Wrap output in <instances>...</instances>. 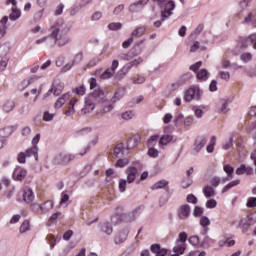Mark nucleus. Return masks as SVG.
<instances>
[{"mask_svg":"<svg viewBox=\"0 0 256 256\" xmlns=\"http://www.w3.org/2000/svg\"><path fill=\"white\" fill-rule=\"evenodd\" d=\"M71 31V26L63 20H58L50 27V35L55 39V44L58 47H65L71 43V38L67 35Z\"/></svg>","mask_w":256,"mask_h":256,"instance_id":"f257e3e1","label":"nucleus"},{"mask_svg":"<svg viewBox=\"0 0 256 256\" xmlns=\"http://www.w3.org/2000/svg\"><path fill=\"white\" fill-rule=\"evenodd\" d=\"M119 211H123V208L117 207L115 214L111 216V223H113V225H119V223H131V221H135V219L141 215V208H136L132 212L124 214H119Z\"/></svg>","mask_w":256,"mask_h":256,"instance_id":"f03ea898","label":"nucleus"},{"mask_svg":"<svg viewBox=\"0 0 256 256\" xmlns=\"http://www.w3.org/2000/svg\"><path fill=\"white\" fill-rule=\"evenodd\" d=\"M125 173L127 175V179H120L118 184V189L120 193H125L127 191V183L131 185L137 179V175H139V170L134 166H129Z\"/></svg>","mask_w":256,"mask_h":256,"instance_id":"7ed1b4c3","label":"nucleus"},{"mask_svg":"<svg viewBox=\"0 0 256 256\" xmlns=\"http://www.w3.org/2000/svg\"><path fill=\"white\" fill-rule=\"evenodd\" d=\"M203 97V90L198 85H193L188 88L184 93V101L191 103V101H201Z\"/></svg>","mask_w":256,"mask_h":256,"instance_id":"20e7f679","label":"nucleus"},{"mask_svg":"<svg viewBox=\"0 0 256 256\" xmlns=\"http://www.w3.org/2000/svg\"><path fill=\"white\" fill-rule=\"evenodd\" d=\"M154 3H157L160 5V7H164V10L162 11V21L167 19L168 17H171L173 14V9H175V2L173 0H153Z\"/></svg>","mask_w":256,"mask_h":256,"instance_id":"39448f33","label":"nucleus"},{"mask_svg":"<svg viewBox=\"0 0 256 256\" xmlns=\"http://www.w3.org/2000/svg\"><path fill=\"white\" fill-rule=\"evenodd\" d=\"M87 97H89V99L91 101H93L94 103H106L107 102V96H105V92L101 88L94 90Z\"/></svg>","mask_w":256,"mask_h":256,"instance_id":"423d86ee","label":"nucleus"},{"mask_svg":"<svg viewBox=\"0 0 256 256\" xmlns=\"http://www.w3.org/2000/svg\"><path fill=\"white\" fill-rule=\"evenodd\" d=\"M207 145V137L200 136L195 139L193 148L191 150V155H199L201 153V149Z\"/></svg>","mask_w":256,"mask_h":256,"instance_id":"0eeeda50","label":"nucleus"},{"mask_svg":"<svg viewBox=\"0 0 256 256\" xmlns=\"http://www.w3.org/2000/svg\"><path fill=\"white\" fill-rule=\"evenodd\" d=\"M75 159V156L69 154L67 152H61L54 158L55 165H67V163H71Z\"/></svg>","mask_w":256,"mask_h":256,"instance_id":"6e6552de","label":"nucleus"},{"mask_svg":"<svg viewBox=\"0 0 256 256\" xmlns=\"http://www.w3.org/2000/svg\"><path fill=\"white\" fill-rule=\"evenodd\" d=\"M78 103L79 100L77 99V97H72L64 110V115H66V117H73V115H75L76 113L75 107H77Z\"/></svg>","mask_w":256,"mask_h":256,"instance_id":"1a4fd4ad","label":"nucleus"},{"mask_svg":"<svg viewBox=\"0 0 256 256\" xmlns=\"http://www.w3.org/2000/svg\"><path fill=\"white\" fill-rule=\"evenodd\" d=\"M117 67H119V61L113 60L111 66L100 75V79H103V80L111 79V77L115 75V71H117Z\"/></svg>","mask_w":256,"mask_h":256,"instance_id":"9d476101","label":"nucleus"},{"mask_svg":"<svg viewBox=\"0 0 256 256\" xmlns=\"http://www.w3.org/2000/svg\"><path fill=\"white\" fill-rule=\"evenodd\" d=\"M7 3L12 4L11 13L9 15L10 21H17L21 17V10L17 9L16 0H8Z\"/></svg>","mask_w":256,"mask_h":256,"instance_id":"9b49d317","label":"nucleus"},{"mask_svg":"<svg viewBox=\"0 0 256 256\" xmlns=\"http://www.w3.org/2000/svg\"><path fill=\"white\" fill-rule=\"evenodd\" d=\"M95 111V103L88 96L85 98L84 106L81 109L83 115H89V113H93Z\"/></svg>","mask_w":256,"mask_h":256,"instance_id":"f8f14e48","label":"nucleus"},{"mask_svg":"<svg viewBox=\"0 0 256 256\" xmlns=\"http://www.w3.org/2000/svg\"><path fill=\"white\" fill-rule=\"evenodd\" d=\"M143 43V40H141L140 42H138L135 47L128 53L126 54H120V59L122 61H131V58L132 57H137V55H140L141 54V50H139L138 52H133L135 51V49H137V47H139V45H142Z\"/></svg>","mask_w":256,"mask_h":256,"instance_id":"ddd939ff","label":"nucleus"},{"mask_svg":"<svg viewBox=\"0 0 256 256\" xmlns=\"http://www.w3.org/2000/svg\"><path fill=\"white\" fill-rule=\"evenodd\" d=\"M127 237H129V229H122L115 237L114 243L115 245H121V243H125L127 241Z\"/></svg>","mask_w":256,"mask_h":256,"instance_id":"4468645a","label":"nucleus"},{"mask_svg":"<svg viewBox=\"0 0 256 256\" xmlns=\"http://www.w3.org/2000/svg\"><path fill=\"white\" fill-rule=\"evenodd\" d=\"M65 85L63 84V82L61 81H55L52 85V88L48 91V93H46V97L47 95H49V93H53V95H61V93H63V89H64Z\"/></svg>","mask_w":256,"mask_h":256,"instance_id":"2eb2a0df","label":"nucleus"},{"mask_svg":"<svg viewBox=\"0 0 256 256\" xmlns=\"http://www.w3.org/2000/svg\"><path fill=\"white\" fill-rule=\"evenodd\" d=\"M27 177V170L21 166H17L13 172V179L15 181H23Z\"/></svg>","mask_w":256,"mask_h":256,"instance_id":"dca6fc26","label":"nucleus"},{"mask_svg":"<svg viewBox=\"0 0 256 256\" xmlns=\"http://www.w3.org/2000/svg\"><path fill=\"white\" fill-rule=\"evenodd\" d=\"M190 214H191V207L189 206V204H184L179 207L178 209L179 219H182V220L188 219Z\"/></svg>","mask_w":256,"mask_h":256,"instance_id":"f3484780","label":"nucleus"},{"mask_svg":"<svg viewBox=\"0 0 256 256\" xmlns=\"http://www.w3.org/2000/svg\"><path fill=\"white\" fill-rule=\"evenodd\" d=\"M147 3H149V0H140L134 4H131L129 6V12L130 13H139V11H141V9H143V7H145V5H147Z\"/></svg>","mask_w":256,"mask_h":256,"instance_id":"a211bd4d","label":"nucleus"},{"mask_svg":"<svg viewBox=\"0 0 256 256\" xmlns=\"http://www.w3.org/2000/svg\"><path fill=\"white\" fill-rule=\"evenodd\" d=\"M35 199V194L33 193V190L29 187H25L23 189V200L25 203H31Z\"/></svg>","mask_w":256,"mask_h":256,"instance_id":"6ab92c4d","label":"nucleus"},{"mask_svg":"<svg viewBox=\"0 0 256 256\" xmlns=\"http://www.w3.org/2000/svg\"><path fill=\"white\" fill-rule=\"evenodd\" d=\"M69 99H71V95L69 93L63 94L61 97H59L56 100L54 107L56 109H61V107H63V105H65V103H67V101H69Z\"/></svg>","mask_w":256,"mask_h":256,"instance_id":"aec40b11","label":"nucleus"},{"mask_svg":"<svg viewBox=\"0 0 256 256\" xmlns=\"http://www.w3.org/2000/svg\"><path fill=\"white\" fill-rule=\"evenodd\" d=\"M251 173H253V168L245 164L240 165L236 169V175H251Z\"/></svg>","mask_w":256,"mask_h":256,"instance_id":"412c9836","label":"nucleus"},{"mask_svg":"<svg viewBox=\"0 0 256 256\" xmlns=\"http://www.w3.org/2000/svg\"><path fill=\"white\" fill-rule=\"evenodd\" d=\"M77 149L79 151V155L83 157L84 155H87V153H89L91 146L87 143L81 142L77 145Z\"/></svg>","mask_w":256,"mask_h":256,"instance_id":"4be33fe9","label":"nucleus"},{"mask_svg":"<svg viewBox=\"0 0 256 256\" xmlns=\"http://www.w3.org/2000/svg\"><path fill=\"white\" fill-rule=\"evenodd\" d=\"M100 229L102 233H105L106 235H112L113 234V226L110 222H102L100 224Z\"/></svg>","mask_w":256,"mask_h":256,"instance_id":"5701e85b","label":"nucleus"},{"mask_svg":"<svg viewBox=\"0 0 256 256\" xmlns=\"http://www.w3.org/2000/svg\"><path fill=\"white\" fill-rule=\"evenodd\" d=\"M125 96V88H119L113 95L111 101L112 103H117V101H119V99H123V97Z\"/></svg>","mask_w":256,"mask_h":256,"instance_id":"b1692460","label":"nucleus"},{"mask_svg":"<svg viewBox=\"0 0 256 256\" xmlns=\"http://www.w3.org/2000/svg\"><path fill=\"white\" fill-rule=\"evenodd\" d=\"M39 149L37 146H33L32 148H29L26 150V157H35V160L39 159V154H38Z\"/></svg>","mask_w":256,"mask_h":256,"instance_id":"393cba45","label":"nucleus"},{"mask_svg":"<svg viewBox=\"0 0 256 256\" xmlns=\"http://www.w3.org/2000/svg\"><path fill=\"white\" fill-rule=\"evenodd\" d=\"M203 193L207 199H210V197H215V188L212 186L206 185L203 188Z\"/></svg>","mask_w":256,"mask_h":256,"instance_id":"a878e982","label":"nucleus"},{"mask_svg":"<svg viewBox=\"0 0 256 256\" xmlns=\"http://www.w3.org/2000/svg\"><path fill=\"white\" fill-rule=\"evenodd\" d=\"M173 251L178 255H183V253H185V244H183V242L176 241Z\"/></svg>","mask_w":256,"mask_h":256,"instance_id":"bb28decb","label":"nucleus"},{"mask_svg":"<svg viewBox=\"0 0 256 256\" xmlns=\"http://www.w3.org/2000/svg\"><path fill=\"white\" fill-rule=\"evenodd\" d=\"M196 77L198 81H207L209 79V72L206 69H201L197 72Z\"/></svg>","mask_w":256,"mask_h":256,"instance_id":"cd10ccee","label":"nucleus"},{"mask_svg":"<svg viewBox=\"0 0 256 256\" xmlns=\"http://www.w3.org/2000/svg\"><path fill=\"white\" fill-rule=\"evenodd\" d=\"M167 185H169V182L167 180H160L156 183L153 184V186L151 187L152 191H155L157 189H165V187H167Z\"/></svg>","mask_w":256,"mask_h":256,"instance_id":"c85d7f7f","label":"nucleus"},{"mask_svg":"<svg viewBox=\"0 0 256 256\" xmlns=\"http://www.w3.org/2000/svg\"><path fill=\"white\" fill-rule=\"evenodd\" d=\"M223 171H225V173L227 174L228 181H231V179H233V173L235 171V168H233V166L229 164H225L223 166Z\"/></svg>","mask_w":256,"mask_h":256,"instance_id":"c756f323","label":"nucleus"},{"mask_svg":"<svg viewBox=\"0 0 256 256\" xmlns=\"http://www.w3.org/2000/svg\"><path fill=\"white\" fill-rule=\"evenodd\" d=\"M53 209V201L47 200L41 205V213H49Z\"/></svg>","mask_w":256,"mask_h":256,"instance_id":"7c9ffc66","label":"nucleus"},{"mask_svg":"<svg viewBox=\"0 0 256 256\" xmlns=\"http://www.w3.org/2000/svg\"><path fill=\"white\" fill-rule=\"evenodd\" d=\"M46 239L50 245V249H53V247H55L56 243L61 241V238H57L53 234H48Z\"/></svg>","mask_w":256,"mask_h":256,"instance_id":"2f4dec72","label":"nucleus"},{"mask_svg":"<svg viewBox=\"0 0 256 256\" xmlns=\"http://www.w3.org/2000/svg\"><path fill=\"white\" fill-rule=\"evenodd\" d=\"M13 109H15V102L14 101L8 100L4 103L3 111H5V113H11V111H13Z\"/></svg>","mask_w":256,"mask_h":256,"instance_id":"473e14b6","label":"nucleus"},{"mask_svg":"<svg viewBox=\"0 0 256 256\" xmlns=\"http://www.w3.org/2000/svg\"><path fill=\"white\" fill-rule=\"evenodd\" d=\"M217 143V138L215 136H212L210 138L209 144L206 146L207 153H213L215 151V144Z\"/></svg>","mask_w":256,"mask_h":256,"instance_id":"72a5a7b5","label":"nucleus"},{"mask_svg":"<svg viewBox=\"0 0 256 256\" xmlns=\"http://www.w3.org/2000/svg\"><path fill=\"white\" fill-rule=\"evenodd\" d=\"M171 141H173V135L166 134L159 139V145L164 146L171 143Z\"/></svg>","mask_w":256,"mask_h":256,"instance_id":"f704fd0d","label":"nucleus"},{"mask_svg":"<svg viewBox=\"0 0 256 256\" xmlns=\"http://www.w3.org/2000/svg\"><path fill=\"white\" fill-rule=\"evenodd\" d=\"M238 227L242 230V233H247L249 231V223L247 222L246 218H242L239 221Z\"/></svg>","mask_w":256,"mask_h":256,"instance_id":"c9c22d12","label":"nucleus"},{"mask_svg":"<svg viewBox=\"0 0 256 256\" xmlns=\"http://www.w3.org/2000/svg\"><path fill=\"white\" fill-rule=\"evenodd\" d=\"M196 51H205V46H201L199 41H195L190 47V53H196Z\"/></svg>","mask_w":256,"mask_h":256,"instance_id":"e433bc0d","label":"nucleus"},{"mask_svg":"<svg viewBox=\"0 0 256 256\" xmlns=\"http://www.w3.org/2000/svg\"><path fill=\"white\" fill-rule=\"evenodd\" d=\"M145 31V27H138L132 32L131 37H143V35H145Z\"/></svg>","mask_w":256,"mask_h":256,"instance_id":"4c0bfd02","label":"nucleus"},{"mask_svg":"<svg viewBox=\"0 0 256 256\" xmlns=\"http://www.w3.org/2000/svg\"><path fill=\"white\" fill-rule=\"evenodd\" d=\"M73 93H75V95H78V97H83V95L87 93V88H85V85H80L73 90Z\"/></svg>","mask_w":256,"mask_h":256,"instance_id":"58836bf2","label":"nucleus"},{"mask_svg":"<svg viewBox=\"0 0 256 256\" xmlns=\"http://www.w3.org/2000/svg\"><path fill=\"white\" fill-rule=\"evenodd\" d=\"M27 231H31V224L29 220H24L20 226V233H27Z\"/></svg>","mask_w":256,"mask_h":256,"instance_id":"ea45409f","label":"nucleus"},{"mask_svg":"<svg viewBox=\"0 0 256 256\" xmlns=\"http://www.w3.org/2000/svg\"><path fill=\"white\" fill-rule=\"evenodd\" d=\"M238 43L240 47H242V49H247V47H249V43H251V39H249V37L248 38L240 37L238 40Z\"/></svg>","mask_w":256,"mask_h":256,"instance_id":"a19ab883","label":"nucleus"},{"mask_svg":"<svg viewBox=\"0 0 256 256\" xmlns=\"http://www.w3.org/2000/svg\"><path fill=\"white\" fill-rule=\"evenodd\" d=\"M239 183H241L240 180H234L230 183H228L222 190V193H227V191H229V189H233V187H237V185H239Z\"/></svg>","mask_w":256,"mask_h":256,"instance_id":"79ce46f5","label":"nucleus"},{"mask_svg":"<svg viewBox=\"0 0 256 256\" xmlns=\"http://www.w3.org/2000/svg\"><path fill=\"white\" fill-rule=\"evenodd\" d=\"M148 156H150L152 159H157V157H159V150L155 149L153 146H149Z\"/></svg>","mask_w":256,"mask_h":256,"instance_id":"37998d69","label":"nucleus"},{"mask_svg":"<svg viewBox=\"0 0 256 256\" xmlns=\"http://www.w3.org/2000/svg\"><path fill=\"white\" fill-rule=\"evenodd\" d=\"M181 123H185V116H183V114H177L175 116V120H174V125L175 127H179V125H181Z\"/></svg>","mask_w":256,"mask_h":256,"instance_id":"c03bdc74","label":"nucleus"},{"mask_svg":"<svg viewBox=\"0 0 256 256\" xmlns=\"http://www.w3.org/2000/svg\"><path fill=\"white\" fill-rule=\"evenodd\" d=\"M141 63H143V58L138 57V58L130 61L128 63V65L130 66V69H133V67H139V65H141Z\"/></svg>","mask_w":256,"mask_h":256,"instance_id":"a18cd8bd","label":"nucleus"},{"mask_svg":"<svg viewBox=\"0 0 256 256\" xmlns=\"http://www.w3.org/2000/svg\"><path fill=\"white\" fill-rule=\"evenodd\" d=\"M121 117L122 119H124V121H130V119H133V117H135V113L129 110V111L123 112Z\"/></svg>","mask_w":256,"mask_h":256,"instance_id":"49530a36","label":"nucleus"},{"mask_svg":"<svg viewBox=\"0 0 256 256\" xmlns=\"http://www.w3.org/2000/svg\"><path fill=\"white\" fill-rule=\"evenodd\" d=\"M121 27H123V24L119 22H112L108 25V29H110V31H119Z\"/></svg>","mask_w":256,"mask_h":256,"instance_id":"de8ad7c7","label":"nucleus"},{"mask_svg":"<svg viewBox=\"0 0 256 256\" xmlns=\"http://www.w3.org/2000/svg\"><path fill=\"white\" fill-rule=\"evenodd\" d=\"M60 205H64V207L69 205V194H65V192L61 194Z\"/></svg>","mask_w":256,"mask_h":256,"instance_id":"09e8293b","label":"nucleus"},{"mask_svg":"<svg viewBox=\"0 0 256 256\" xmlns=\"http://www.w3.org/2000/svg\"><path fill=\"white\" fill-rule=\"evenodd\" d=\"M83 61V53L79 52L74 55V58L72 59V62L74 65H79Z\"/></svg>","mask_w":256,"mask_h":256,"instance_id":"8fccbe9b","label":"nucleus"},{"mask_svg":"<svg viewBox=\"0 0 256 256\" xmlns=\"http://www.w3.org/2000/svg\"><path fill=\"white\" fill-rule=\"evenodd\" d=\"M231 147H233V135H231L229 139L224 143L222 149L228 151V149H231Z\"/></svg>","mask_w":256,"mask_h":256,"instance_id":"3c124183","label":"nucleus"},{"mask_svg":"<svg viewBox=\"0 0 256 256\" xmlns=\"http://www.w3.org/2000/svg\"><path fill=\"white\" fill-rule=\"evenodd\" d=\"M244 218H246V221H247V223L250 227H253V225H255V223H256V216L255 215L250 214V215H248Z\"/></svg>","mask_w":256,"mask_h":256,"instance_id":"603ef678","label":"nucleus"},{"mask_svg":"<svg viewBox=\"0 0 256 256\" xmlns=\"http://www.w3.org/2000/svg\"><path fill=\"white\" fill-rule=\"evenodd\" d=\"M131 71V67L129 66V64L127 63L119 72L118 75L119 77H125V75Z\"/></svg>","mask_w":256,"mask_h":256,"instance_id":"864d4df0","label":"nucleus"},{"mask_svg":"<svg viewBox=\"0 0 256 256\" xmlns=\"http://www.w3.org/2000/svg\"><path fill=\"white\" fill-rule=\"evenodd\" d=\"M200 225L202 227H209L211 225V220L207 216H202L200 218Z\"/></svg>","mask_w":256,"mask_h":256,"instance_id":"5fc2aeb1","label":"nucleus"},{"mask_svg":"<svg viewBox=\"0 0 256 256\" xmlns=\"http://www.w3.org/2000/svg\"><path fill=\"white\" fill-rule=\"evenodd\" d=\"M240 59H241V61H243L244 63H249V61H251V59H253V56L251 55V53L246 52V53H243V54L240 56Z\"/></svg>","mask_w":256,"mask_h":256,"instance_id":"6e6d98bb","label":"nucleus"},{"mask_svg":"<svg viewBox=\"0 0 256 256\" xmlns=\"http://www.w3.org/2000/svg\"><path fill=\"white\" fill-rule=\"evenodd\" d=\"M55 114L45 111L43 115V120L46 122L53 121Z\"/></svg>","mask_w":256,"mask_h":256,"instance_id":"4d7b16f0","label":"nucleus"},{"mask_svg":"<svg viewBox=\"0 0 256 256\" xmlns=\"http://www.w3.org/2000/svg\"><path fill=\"white\" fill-rule=\"evenodd\" d=\"M210 183L212 187H219V185L221 184V178L214 176L211 178Z\"/></svg>","mask_w":256,"mask_h":256,"instance_id":"13d9d810","label":"nucleus"},{"mask_svg":"<svg viewBox=\"0 0 256 256\" xmlns=\"http://www.w3.org/2000/svg\"><path fill=\"white\" fill-rule=\"evenodd\" d=\"M9 62V59L3 58L0 60V73H3L5 69H7V63Z\"/></svg>","mask_w":256,"mask_h":256,"instance_id":"bf43d9fd","label":"nucleus"},{"mask_svg":"<svg viewBox=\"0 0 256 256\" xmlns=\"http://www.w3.org/2000/svg\"><path fill=\"white\" fill-rule=\"evenodd\" d=\"M171 121H173V114L166 113L163 117V123H165V125H169V123H171Z\"/></svg>","mask_w":256,"mask_h":256,"instance_id":"052dcab7","label":"nucleus"},{"mask_svg":"<svg viewBox=\"0 0 256 256\" xmlns=\"http://www.w3.org/2000/svg\"><path fill=\"white\" fill-rule=\"evenodd\" d=\"M27 159V154L25 152H20L18 155H17V161L18 163H25Z\"/></svg>","mask_w":256,"mask_h":256,"instance_id":"680f3d73","label":"nucleus"},{"mask_svg":"<svg viewBox=\"0 0 256 256\" xmlns=\"http://www.w3.org/2000/svg\"><path fill=\"white\" fill-rule=\"evenodd\" d=\"M219 75L224 81H229V79H231V74L227 71H220Z\"/></svg>","mask_w":256,"mask_h":256,"instance_id":"e2e57ef3","label":"nucleus"},{"mask_svg":"<svg viewBox=\"0 0 256 256\" xmlns=\"http://www.w3.org/2000/svg\"><path fill=\"white\" fill-rule=\"evenodd\" d=\"M127 165H129V159H127V158L120 159L116 163V167H125Z\"/></svg>","mask_w":256,"mask_h":256,"instance_id":"0e129e2a","label":"nucleus"},{"mask_svg":"<svg viewBox=\"0 0 256 256\" xmlns=\"http://www.w3.org/2000/svg\"><path fill=\"white\" fill-rule=\"evenodd\" d=\"M124 146L123 144H118L115 148H114V155L115 157H119V154L123 151Z\"/></svg>","mask_w":256,"mask_h":256,"instance_id":"69168bd1","label":"nucleus"},{"mask_svg":"<svg viewBox=\"0 0 256 256\" xmlns=\"http://www.w3.org/2000/svg\"><path fill=\"white\" fill-rule=\"evenodd\" d=\"M32 207V211H34V213H37L38 215H41V205L40 204H37V203H34L31 205Z\"/></svg>","mask_w":256,"mask_h":256,"instance_id":"338daca9","label":"nucleus"},{"mask_svg":"<svg viewBox=\"0 0 256 256\" xmlns=\"http://www.w3.org/2000/svg\"><path fill=\"white\" fill-rule=\"evenodd\" d=\"M247 207H256V198L251 197L247 201Z\"/></svg>","mask_w":256,"mask_h":256,"instance_id":"774afa93","label":"nucleus"}]
</instances>
